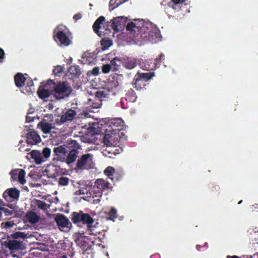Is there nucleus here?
<instances>
[{"label":"nucleus","instance_id":"nucleus-13","mask_svg":"<svg viewBox=\"0 0 258 258\" xmlns=\"http://www.w3.org/2000/svg\"><path fill=\"white\" fill-rule=\"evenodd\" d=\"M20 195L19 191L15 188L7 189L4 193V198L7 201L17 200Z\"/></svg>","mask_w":258,"mask_h":258},{"label":"nucleus","instance_id":"nucleus-47","mask_svg":"<svg viewBox=\"0 0 258 258\" xmlns=\"http://www.w3.org/2000/svg\"><path fill=\"white\" fill-rule=\"evenodd\" d=\"M92 74L93 75H95V76H96L97 75H98L99 73V69L97 67H95L94 68L92 71Z\"/></svg>","mask_w":258,"mask_h":258},{"label":"nucleus","instance_id":"nucleus-27","mask_svg":"<svg viewBox=\"0 0 258 258\" xmlns=\"http://www.w3.org/2000/svg\"><path fill=\"white\" fill-rule=\"evenodd\" d=\"M84 224H86L87 227L91 229L94 222L93 219L88 214L84 213L82 222Z\"/></svg>","mask_w":258,"mask_h":258},{"label":"nucleus","instance_id":"nucleus-6","mask_svg":"<svg viewBox=\"0 0 258 258\" xmlns=\"http://www.w3.org/2000/svg\"><path fill=\"white\" fill-rule=\"evenodd\" d=\"M102 122H104L106 123V126H105V127L109 128L113 132L118 133L119 132L122 130L124 125L123 121L119 118L111 119H105L104 120L102 121Z\"/></svg>","mask_w":258,"mask_h":258},{"label":"nucleus","instance_id":"nucleus-31","mask_svg":"<svg viewBox=\"0 0 258 258\" xmlns=\"http://www.w3.org/2000/svg\"><path fill=\"white\" fill-rule=\"evenodd\" d=\"M121 64V61L119 59L115 57L111 61L110 66L113 71H116Z\"/></svg>","mask_w":258,"mask_h":258},{"label":"nucleus","instance_id":"nucleus-22","mask_svg":"<svg viewBox=\"0 0 258 258\" xmlns=\"http://www.w3.org/2000/svg\"><path fill=\"white\" fill-rule=\"evenodd\" d=\"M94 186L100 190L110 188L109 182L102 179H97Z\"/></svg>","mask_w":258,"mask_h":258},{"label":"nucleus","instance_id":"nucleus-57","mask_svg":"<svg viewBox=\"0 0 258 258\" xmlns=\"http://www.w3.org/2000/svg\"><path fill=\"white\" fill-rule=\"evenodd\" d=\"M241 202H242V201H240L238 203V204H240Z\"/></svg>","mask_w":258,"mask_h":258},{"label":"nucleus","instance_id":"nucleus-15","mask_svg":"<svg viewBox=\"0 0 258 258\" xmlns=\"http://www.w3.org/2000/svg\"><path fill=\"white\" fill-rule=\"evenodd\" d=\"M157 29H158L157 28ZM158 31L159 32V35H160V39L159 40H156L155 39H152L151 38V36H152L154 38H155L156 37V33L155 32V31L153 30H151V29H146V32H144L143 33V34H144L145 35L144 36H143L142 35L141 36V37H144V38H148V39L152 42H157L159 41H160L161 40V35L160 34V32L159 31V29H158Z\"/></svg>","mask_w":258,"mask_h":258},{"label":"nucleus","instance_id":"nucleus-34","mask_svg":"<svg viewBox=\"0 0 258 258\" xmlns=\"http://www.w3.org/2000/svg\"><path fill=\"white\" fill-rule=\"evenodd\" d=\"M137 63L136 59L135 58H130L125 62V66L130 69H132L135 67Z\"/></svg>","mask_w":258,"mask_h":258},{"label":"nucleus","instance_id":"nucleus-33","mask_svg":"<svg viewBox=\"0 0 258 258\" xmlns=\"http://www.w3.org/2000/svg\"><path fill=\"white\" fill-rule=\"evenodd\" d=\"M91 188V187L89 185L86 186V187H82L79 190L76 191V195H85V194L91 195V193L90 192V190Z\"/></svg>","mask_w":258,"mask_h":258},{"label":"nucleus","instance_id":"nucleus-1","mask_svg":"<svg viewBox=\"0 0 258 258\" xmlns=\"http://www.w3.org/2000/svg\"><path fill=\"white\" fill-rule=\"evenodd\" d=\"M126 29L133 34L137 33V35H139L140 33H141L142 35L144 32H146V29H151L155 31V39L156 40L160 39V36L156 26L150 22H145L143 20H134L129 22L126 25ZM151 38L155 39L152 36H151Z\"/></svg>","mask_w":258,"mask_h":258},{"label":"nucleus","instance_id":"nucleus-7","mask_svg":"<svg viewBox=\"0 0 258 258\" xmlns=\"http://www.w3.org/2000/svg\"><path fill=\"white\" fill-rule=\"evenodd\" d=\"M54 85L52 80H48L45 84L41 85L38 88L37 94L42 99L48 98L52 91V85Z\"/></svg>","mask_w":258,"mask_h":258},{"label":"nucleus","instance_id":"nucleus-43","mask_svg":"<svg viewBox=\"0 0 258 258\" xmlns=\"http://www.w3.org/2000/svg\"><path fill=\"white\" fill-rule=\"evenodd\" d=\"M69 179L66 177H62L60 178L59 183L60 185H66L68 184Z\"/></svg>","mask_w":258,"mask_h":258},{"label":"nucleus","instance_id":"nucleus-24","mask_svg":"<svg viewBox=\"0 0 258 258\" xmlns=\"http://www.w3.org/2000/svg\"><path fill=\"white\" fill-rule=\"evenodd\" d=\"M84 213L82 212H74L72 214V220L74 223H79L82 222Z\"/></svg>","mask_w":258,"mask_h":258},{"label":"nucleus","instance_id":"nucleus-18","mask_svg":"<svg viewBox=\"0 0 258 258\" xmlns=\"http://www.w3.org/2000/svg\"><path fill=\"white\" fill-rule=\"evenodd\" d=\"M28 156H30L36 164H40L44 161L41 153L38 151L33 150L28 154Z\"/></svg>","mask_w":258,"mask_h":258},{"label":"nucleus","instance_id":"nucleus-32","mask_svg":"<svg viewBox=\"0 0 258 258\" xmlns=\"http://www.w3.org/2000/svg\"><path fill=\"white\" fill-rule=\"evenodd\" d=\"M184 1V0H171L169 3V6L173 9H177L180 7V5L182 4Z\"/></svg>","mask_w":258,"mask_h":258},{"label":"nucleus","instance_id":"nucleus-28","mask_svg":"<svg viewBox=\"0 0 258 258\" xmlns=\"http://www.w3.org/2000/svg\"><path fill=\"white\" fill-rule=\"evenodd\" d=\"M53 152L55 155L58 157H61L66 153V149L62 146L56 147L54 149Z\"/></svg>","mask_w":258,"mask_h":258},{"label":"nucleus","instance_id":"nucleus-3","mask_svg":"<svg viewBox=\"0 0 258 258\" xmlns=\"http://www.w3.org/2000/svg\"><path fill=\"white\" fill-rule=\"evenodd\" d=\"M52 90L54 92V96L57 99L63 98L68 95L72 91L71 87L67 82L59 83L57 85H52Z\"/></svg>","mask_w":258,"mask_h":258},{"label":"nucleus","instance_id":"nucleus-49","mask_svg":"<svg viewBox=\"0 0 258 258\" xmlns=\"http://www.w3.org/2000/svg\"><path fill=\"white\" fill-rule=\"evenodd\" d=\"M81 18V14H78L75 15L74 16V18L75 20H79V19H80Z\"/></svg>","mask_w":258,"mask_h":258},{"label":"nucleus","instance_id":"nucleus-35","mask_svg":"<svg viewBox=\"0 0 258 258\" xmlns=\"http://www.w3.org/2000/svg\"><path fill=\"white\" fill-rule=\"evenodd\" d=\"M115 169L112 167L109 166L107 167L104 171V174L109 177L111 179H112L111 177L115 173Z\"/></svg>","mask_w":258,"mask_h":258},{"label":"nucleus","instance_id":"nucleus-4","mask_svg":"<svg viewBox=\"0 0 258 258\" xmlns=\"http://www.w3.org/2000/svg\"><path fill=\"white\" fill-rule=\"evenodd\" d=\"M103 142L108 147L116 146L118 143L119 135L118 133L113 132L109 128H106Z\"/></svg>","mask_w":258,"mask_h":258},{"label":"nucleus","instance_id":"nucleus-14","mask_svg":"<svg viewBox=\"0 0 258 258\" xmlns=\"http://www.w3.org/2000/svg\"><path fill=\"white\" fill-rule=\"evenodd\" d=\"M41 141V138L35 131H31L27 134V142L28 144L35 145Z\"/></svg>","mask_w":258,"mask_h":258},{"label":"nucleus","instance_id":"nucleus-20","mask_svg":"<svg viewBox=\"0 0 258 258\" xmlns=\"http://www.w3.org/2000/svg\"><path fill=\"white\" fill-rule=\"evenodd\" d=\"M78 152L75 149L72 150L70 152L66 159H65L66 162L68 164H70L74 163L77 158L78 157ZM64 160V159H63Z\"/></svg>","mask_w":258,"mask_h":258},{"label":"nucleus","instance_id":"nucleus-23","mask_svg":"<svg viewBox=\"0 0 258 258\" xmlns=\"http://www.w3.org/2000/svg\"><path fill=\"white\" fill-rule=\"evenodd\" d=\"M45 171L49 177L54 178L57 175V171L56 167L53 165H50L47 166Z\"/></svg>","mask_w":258,"mask_h":258},{"label":"nucleus","instance_id":"nucleus-56","mask_svg":"<svg viewBox=\"0 0 258 258\" xmlns=\"http://www.w3.org/2000/svg\"><path fill=\"white\" fill-rule=\"evenodd\" d=\"M26 120H27V121H28V117H27Z\"/></svg>","mask_w":258,"mask_h":258},{"label":"nucleus","instance_id":"nucleus-41","mask_svg":"<svg viewBox=\"0 0 258 258\" xmlns=\"http://www.w3.org/2000/svg\"><path fill=\"white\" fill-rule=\"evenodd\" d=\"M111 69L110 65L108 64H104L102 67V71L105 74L108 73Z\"/></svg>","mask_w":258,"mask_h":258},{"label":"nucleus","instance_id":"nucleus-46","mask_svg":"<svg viewBox=\"0 0 258 258\" xmlns=\"http://www.w3.org/2000/svg\"><path fill=\"white\" fill-rule=\"evenodd\" d=\"M96 97L98 98L99 99H101L102 98L105 97V94L103 91H97L95 93Z\"/></svg>","mask_w":258,"mask_h":258},{"label":"nucleus","instance_id":"nucleus-52","mask_svg":"<svg viewBox=\"0 0 258 258\" xmlns=\"http://www.w3.org/2000/svg\"><path fill=\"white\" fill-rule=\"evenodd\" d=\"M137 41H140V38H137Z\"/></svg>","mask_w":258,"mask_h":258},{"label":"nucleus","instance_id":"nucleus-45","mask_svg":"<svg viewBox=\"0 0 258 258\" xmlns=\"http://www.w3.org/2000/svg\"><path fill=\"white\" fill-rule=\"evenodd\" d=\"M142 83L143 82L136 77V82L134 84L135 87H136L137 89H141L142 88L141 85L142 84Z\"/></svg>","mask_w":258,"mask_h":258},{"label":"nucleus","instance_id":"nucleus-40","mask_svg":"<svg viewBox=\"0 0 258 258\" xmlns=\"http://www.w3.org/2000/svg\"><path fill=\"white\" fill-rule=\"evenodd\" d=\"M51 150L48 148H45L43 149L42 154L44 158L48 159L50 155Z\"/></svg>","mask_w":258,"mask_h":258},{"label":"nucleus","instance_id":"nucleus-5","mask_svg":"<svg viewBox=\"0 0 258 258\" xmlns=\"http://www.w3.org/2000/svg\"><path fill=\"white\" fill-rule=\"evenodd\" d=\"M54 221L56 223L58 229L61 231L68 232L72 227V224L69 219L62 214H56L54 217Z\"/></svg>","mask_w":258,"mask_h":258},{"label":"nucleus","instance_id":"nucleus-44","mask_svg":"<svg viewBox=\"0 0 258 258\" xmlns=\"http://www.w3.org/2000/svg\"><path fill=\"white\" fill-rule=\"evenodd\" d=\"M101 44L105 47H108L112 44V43L110 40L102 39L101 41Z\"/></svg>","mask_w":258,"mask_h":258},{"label":"nucleus","instance_id":"nucleus-38","mask_svg":"<svg viewBox=\"0 0 258 258\" xmlns=\"http://www.w3.org/2000/svg\"><path fill=\"white\" fill-rule=\"evenodd\" d=\"M109 219L114 220L117 218L116 210L114 208H111L110 211L108 213Z\"/></svg>","mask_w":258,"mask_h":258},{"label":"nucleus","instance_id":"nucleus-12","mask_svg":"<svg viewBox=\"0 0 258 258\" xmlns=\"http://www.w3.org/2000/svg\"><path fill=\"white\" fill-rule=\"evenodd\" d=\"M6 245L10 250H22L25 248V245L22 242L17 240H9L4 242Z\"/></svg>","mask_w":258,"mask_h":258},{"label":"nucleus","instance_id":"nucleus-25","mask_svg":"<svg viewBox=\"0 0 258 258\" xmlns=\"http://www.w3.org/2000/svg\"><path fill=\"white\" fill-rule=\"evenodd\" d=\"M30 235L28 233H25L22 232H16L8 236V238H11L13 239H18V238H22V239H27L30 237Z\"/></svg>","mask_w":258,"mask_h":258},{"label":"nucleus","instance_id":"nucleus-10","mask_svg":"<svg viewBox=\"0 0 258 258\" xmlns=\"http://www.w3.org/2000/svg\"><path fill=\"white\" fill-rule=\"evenodd\" d=\"M11 178L14 180L18 181L20 183L26 182L25 178V172L22 169H16L11 172Z\"/></svg>","mask_w":258,"mask_h":258},{"label":"nucleus","instance_id":"nucleus-8","mask_svg":"<svg viewBox=\"0 0 258 258\" xmlns=\"http://www.w3.org/2000/svg\"><path fill=\"white\" fill-rule=\"evenodd\" d=\"M92 163V155L90 154L83 155L78 161L77 166L79 169L86 168Z\"/></svg>","mask_w":258,"mask_h":258},{"label":"nucleus","instance_id":"nucleus-19","mask_svg":"<svg viewBox=\"0 0 258 258\" xmlns=\"http://www.w3.org/2000/svg\"><path fill=\"white\" fill-rule=\"evenodd\" d=\"M40 217L35 213L29 211L28 212L25 216V219L29 222L35 224L37 223Z\"/></svg>","mask_w":258,"mask_h":258},{"label":"nucleus","instance_id":"nucleus-42","mask_svg":"<svg viewBox=\"0 0 258 258\" xmlns=\"http://www.w3.org/2000/svg\"><path fill=\"white\" fill-rule=\"evenodd\" d=\"M68 144L70 148H78V145L76 141L74 140H68Z\"/></svg>","mask_w":258,"mask_h":258},{"label":"nucleus","instance_id":"nucleus-55","mask_svg":"<svg viewBox=\"0 0 258 258\" xmlns=\"http://www.w3.org/2000/svg\"><path fill=\"white\" fill-rule=\"evenodd\" d=\"M103 154H104V155H105V156H107V155L105 154V152H104V153H103Z\"/></svg>","mask_w":258,"mask_h":258},{"label":"nucleus","instance_id":"nucleus-51","mask_svg":"<svg viewBox=\"0 0 258 258\" xmlns=\"http://www.w3.org/2000/svg\"><path fill=\"white\" fill-rule=\"evenodd\" d=\"M227 258H240V257H238L237 256L234 255L233 256H228Z\"/></svg>","mask_w":258,"mask_h":258},{"label":"nucleus","instance_id":"nucleus-48","mask_svg":"<svg viewBox=\"0 0 258 258\" xmlns=\"http://www.w3.org/2000/svg\"><path fill=\"white\" fill-rule=\"evenodd\" d=\"M5 56V52L3 49L0 48V62H2Z\"/></svg>","mask_w":258,"mask_h":258},{"label":"nucleus","instance_id":"nucleus-9","mask_svg":"<svg viewBox=\"0 0 258 258\" xmlns=\"http://www.w3.org/2000/svg\"><path fill=\"white\" fill-rule=\"evenodd\" d=\"M127 18L124 16L117 17L111 20L112 28L113 30L117 32L121 30L124 25Z\"/></svg>","mask_w":258,"mask_h":258},{"label":"nucleus","instance_id":"nucleus-11","mask_svg":"<svg viewBox=\"0 0 258 258\" xmlns=\"http://www.w3.org/2000/svg\"><path fill=\"white\" fill-rule=\"evenodd\" d=\"M75 115L76 112L73 110L69 109L61 116L60 119L57 118L56 119V124H59L67 121H72Z\"/></svg>","mask_w":258,"mask_h":258},{"label":"nucleus","instance_id":"nucleus-29","mask_svg":"<svg viewBox=\"0 0 258 258\" xmlns=\"http://www.w3.org/2000/svg\"><path fill=\"white\" fill-rule=\"evenodd\" d=\"M125 1V0H110L109 2L110 10H113Z\"/></svg>","mask_w":258,"mask_h":258},{"label":"nucleus","instance_id":"nucleus-39","mask_svg":"<svg viewBox=\"0 0 258 258\" xmlns=\"http://www.w3.org/2000/svg\"><path fill=\"white\" fill-rule=\"evenodd\" d=\"M63 71V68L60 66H57L54 67L53 73L55 76H59Z\"/></svg>","mask_w":258,"mask_h":258},{"label":"nucleus","instance_id":"nucleus-26","mask_svg":"<svg viewBox=\"0 0 258 258\" xmlns=\"http://www.w3.org/2000/svg\"><path fill=\"white\" fill-rule=\"evenodd\" d=\"M26 80V78L22 74H17L15 77V81L16 85L17 87H22L25 81Z\"/></svg>","mask_w":258,"mask_h":258},{"label":"nucleus","instance_id":"nucleus-17","mask_svg":"<svg viewBox=\"0 0 258 258\" xmlns=\"http://www.w3.org/2000/svg\"><path fill=\"white\" fill-rule=\"evenodd\" d=\"M104 20L105 18L104 17L100 16L96 20L93 26L94 31L99 36H101L103 33V31H102V29L100 26V25L104 21Z\"/></svg>","mask_w":258,"mask_h":258},{"label":"nucleus","instance_id":"nucleus-54","mask_svg":"<svg viewBox=\"0 0 258 258\" xmlns=\"http://www.w3.org/2000/svg\"><path fill=\"white\" fill-rule=\"evenodd\" d=\"M99 106H100V104H99V105L98 106H95L94 107L98 108V107H99Z\"/></svg>","mask_w":258,"mask_h":258},{"label":"nucleus","instance_id":"nucleus-36","mask_svg":"<svg viewBox=\"0 0 258 258\" xmlns=\"http://www.w3.org/2000/svg\"><path fill=\"white\" fill-rule=\"evenodd\" d=\"M15 225V223L13 221H7L1 223V227L3 229H8Z\"/></svg>","mask_w":258,"mask_h":258},{"label":"nucleus","instance_id":"nucleus-16","mask_svg":"<svg viewBox=\"0 0 258 258\" xmlns=\"http://www.w3.org/2000/svg\"><path fill=\"white\" fill-rule=\"evenodd\" d=\"M37 126L45 134L48 133L53 128L52 124L47 122L45 119L39 122Z\"/></svg>","mask_w":258,"mask_h":258},{"label":"nucleus","instance_id":"nucleus-2","mask_svg":"<svg viewBox=\"0 0 258 258\" xmlns=\"http://www.w3.org/2000/svg\"><path fill=\"white\" fill-rule=\"evenodd\" d=\"M70 36L68 29L63 25H58L54 30V39L59 46H69L71 43Z\"/></svg>","mask_w":258,"mask_h":258},{"label":"nucleus","instance_id":"nucleus-37","mask_svg":"<svg viewBox=\"0 0 258 258\" xmlns=\"http://www.w3.org/2000/svg\"><path fill=\"white\" fill-rule=\"evenodd\" d=\"M33 204H34L38 208L44 210L47 208L46 204L42 201L36 200L33 202Z\"/></svg>","mask_w":258,"mask_h":258},{"label":"nucleus","instance_id":"nucleus-53","mask_svg":"<svg viewBox=\"0 0 258 258\" xmlns=\"http://www.w3.org/2000/svg\"><path fill=\"white\" fill-rule=\"evenodd\" d=\"M11 254H12V255L13 256H16V255H14L12 252H11Z\"/></svg>","mask_w":258,"mask_h":258},{"label":"nucleus","instance_id":"nucleus-50","mask_svg":"<svg viewBox=\"0 0 258 258\" xmlns=\"http://www.w3.org/2000/svg\"><path fill=\"white\" fill-rule=\"evenodd\" d=\"M163 57H164V54H161L159 56L158 58H157L156 59V60H157H157L161 61V60H162V59L163 58Z\"/></svg>","mask_w":258,"mask_h":258},{"label":"nucleus","instance_id":"nucleus-21","mask_svg":"<svg viewBox=\"0 0 258 258\" xmlns=\"http://www.w3.org/2000/svg\"><path fill=\"white\" fill-rule=\"evenodd\" d=\"M80 70L78 66H73L70 67L68 70V75L71 79L79 76L80 75Z\"/></svg>","mask_w":258,"mask_h":258},{"label":"nucleus","instance_id":"nucleus-30","mask_svg":"<svg viewBox=\"0 0 258 258\" xmlns=\"http://www.w3.org/2000/svg\"><path fill=\"white\" fill-rule=\"evenodd\" d=\"M153 76H154V73L150 74L149 73H139L136 77L140 79L142 82L147 81L150 80Z\"/></svg>","mask_w":258,"mask_h":258}]
</instances>
